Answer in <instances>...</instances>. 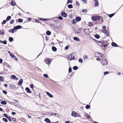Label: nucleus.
Returning a JSON list of instances; mask_svg holds the SVG:
<instances>
[{"label":"nucleus","instance_id":"nucleus-53","mask_svg":"<svg viewBox=\"0 0 123 123\" xmlns=\"http://www.w3.org/2000/svg\"><path fill=\"white\" fill-rule=\"evenodd\" d=\"M57 18H53V20L55 22H56V19H57Z\"/></svg>","mask_w":123,"mask_h":123},{"label":"nucleus","instance_id":"nucleus-61","mask_svg":"<svg viewBox=\"0 0 123 123\" xmlns=\"http://www.w3.org/2000/svg\"><path fill=\"white\" fill-rule=\"evenodd\" d=\"M12 115H14L16 114V113L12 111Z\"/></svg>","mask_w":123,"mask_h":123},{"label":"nucleus","instance_id":"nucleus-28","mask_svg":"<svg viewBox=\"0 0 123 123\" xmlns=\"http://www.w3.org/2000/svg\"><path fill=\"white\" fill-rule=\"evenodd\" d=\"M11 17L10 16H9L6 18V20L9 21V20L11 19Z\"/></svg>","mask_w":123,"mask_h":123},{"label":"nucleus","instance_id":"nucleus-59","mask_svg":"<svg viewBox=\"0 0 123 123\" xmlns=\"http://www.w3.org/2000/svg\"><path fill=\"white\" fill-rule=\"evenodd\" d=\"M3 92L5 94H6L7 93V92L6 90H4L3 91Z\"/></svg>","mask_w":123,"mask_h":123},{"label":"nucleus","instance_id":"nucleus-27","mask_svg":"<svg viewBox=\"0 0 123 123\" xmlns=\"http://www.w3.org/2000/svg\"><path fill=\"white\" fill-rule=\"evenodd\" d=\"M95 37L97 39H98L100 38V36L98 34H96L95 36Z\"/></svg>","mask_w":123,"mask_h":123},{"label":"nucleus","instance_id":"nucleus-46","mask_svg":"<svg viewBox=\"0 0 123 123\" xmlns=\"http://www.w3.org/2000/svg\"><path fill=\"white\" fill-rule=\"evenodd\" d=\"M57 18L60 20H62L63 19V18L61 16H59L57 17Z\"/></svg>","mask_w":123,"mask_h":123},{"label":"nucleus","instance_id":"nucleus-21","mask_svg":"<svg viewBox=\"0 0 123 123\" xmlns=\"http://www.w3.org/2000/svg\"><path fill=\"white\" fill-rule=\"evenodd\" d=\"M52 50L54 51H56L57 50L55 46H53L52 47Z\"/></svg>","mask_w":123,"mask_h":123},{"label":"nucleus","instance_id":"nucleus-49","mask_svg":"<svg viewBox=\"0 0 123 123\" xmlns=\"http://www.w3.org/2000/svg\"><path fill=\"white\" fill-rule=\"evenodd\" d=\"M72 3V1L71 0H68L67 3L68 4L69 3Z\"/></svg>","mask_w":123,"mask_h":123},{"label":"nucleus","instance_id":"nucleus-45","mask_svg":"<svg viewBox=\"0 0 123 123\" xmlns=\"http://www.w3.org/2000/svg\"><path fill=\"white\" fill-rule=\"evenodd\" d=\"M0 81H3V77L2 76H0Z\"/></svg>","mask_w":123,"mask_h":123},{"label":"nucleus","instance_id":"nucleus-19","mask_svg":"<svg viewBox=\"0 0 123 123\" xmlns=\"http://www.w3.org/2000/svg\"><path fill=\"white\" fill-rule=\"evenodd\" d=\"M16 3L15 2H14L12 0L11 2V5L12 6H15L16 5Z\"/></svg>","mask_w":123,"mask_h":123},{"label":"nucleus","instance_id":"nucleus-11","mask_svg":"<svg viewBox=\"0 0 123 123\" xmlns=\"http://www.w3.org/2000/svg\"><path fill=\"white\" fill-rule=\"evenodd\" d=\"M101 55V53L98 52L95 53L94 54L95 56L96 57H99V55Z\"/></svg>","mask_w":123,"mask_h":123},{"label":"nucleus","instance_id":"nucleus-10","mask_svg":"<svg viewBox=\"0 0 123 123\" xmlns=\"http://www.w3.org/2000/svg\"><path fill=\"white\" fill-rule=\"evenodd\" d=\"M25 89L27 93H32L31 92L29 88L28 87H26Z\"/></svg>","mask_w":123,"mask_h":123},{"label":"nucleus","instance_id":"nucleus-20","mask_svg":"<svg viewBox=\"0 0 123 123\" xmlns=\"http://www.w3.org/2000/svg\"><path fill=\"white\" fill-rule=\"evenodd\" d=\"M14 30L13 28V29H10L8 31L10 32H11L12 33H13L14 32Z\"/></svg>","mask_w":123,"mask_h":123},{"label":"nucleus","instance_id":"nucleus-38","mask_svg":"<svg viewBox=\"0 0 123 123\" xmlns=\"http://www.w3.org/2000/svg\"><path fill=\"white\" fill-rule=\"evenodd\" d=\"M90 105H87L86 106V109H89V108H90Z\"/></svg>","mask_w":123,"mask_h":123},{"label":"nucleus","instance_id":"nucleus-31","mask_svg":"<svg viewBox=\"0 0 123 123\" xmlns=\"http://www.w3.org/2000/svg\"><path fill=\"white\" fill-rule=\"evenodd\" d=\"M115 15V13H113L111 14L108 15V16L110 18H111Z\"/></svg>","mask_w":123,"mask_h":123},{"label":"nucleus","instance_id":"nucleus-26","mask_svg":"<svg viewBox=\"0 0 123 123\" xmlns=\"http://www.w3.org/2000/svg\"><path fill=\"white\" fill-rule=\"evenodd\" d=\"M9 40L10 42H12L13 40V39L12 37H10L9 38Z\"/></svg>","mask_w":123,"mask_h":123},{"label":"nucleus","instance_id":"nucleus-57","mask_svg":"<svg viewBox=\"0 0 123 123\" xmlns=\"http://www.w3.org/2000/svg\"><path fill=\"white\" fill-rule=\"evenodd\" d=\"M76 5L78 6H79L80 5L79 3L77 1H76Z\"/></svg>","mask_w":123,"mask_h":123},{"label":"nucleus","instance_id":"nucleus-23","mask_svg":"<svg viewBox=\"0 0 123 123\" xmlns=\"http://www.w3.org/2000/svg\"><path fill=\"white\" fill-rule=\"evenodd\" d=\"M39 19L41 20H42V21H45L49 19H47L42 18H39Z\"/></svg>","mask_w":123,"mask_h":123},{"label":"nucleus","instance_id":"nucleus-9","mask_svg":"<svg viewBox=\"0 0 123 123\" xmlns=\"http://www.w3.org/2000/svg\"><path fill=\"white\" fill-rule=\"evenodd\" d=\"M50 116H56L57 117H58L59 116V115L57 113H51L50 114Z\"/></svg>","mask_w":123,"mask_h":123},{"label":"nucleus","instance_id":"nucleus-12","mask_svg":"<svg viewBox=\"0 0 123 123\" xmlns=\"http://www.w3.org/2000/svg\"><path fill=\"white\" fill-rule=\"evenodd\" d=\"M12 58L15 59L16 61H17L18 60V58L14 55H11L10 56Z\"/></svg>","mask_w":123,"mask_h":123},{"label":"nucleus","instance_id":"nucleus-44","mask_svg":"<svg viewBox=\"0 0 123 123\" xmlns=\"http://www.w3.org/2000/svg\"><path fill=\"white\" fill-rule=\"evenodd\" d=\"M43 75L44 77H45L46 78H47L48 77V75L47 74H44Z\"/></svg>","mask_w":123,"mask_h":123},{"label":"nucleus","instance_id":"nucleus-22","mask_svg":"<svg viewBox=\"0 0 123 123\" xmlns=\"http://www.w3.org/2000/svg\"><path fill=\"white\" fill-rule=\"evenodd\" d=\"M72 22L73 24H75L76 23L77 21L76 20H75L74 19L72 21Z\"/></svg>","mask_w":123,"mask_h":123},{"label":"nucleus","instance_id":"nucleus-55","mask_svg":"<svg viewBox=\"0 0 123 123\" xmlns=\"http://www.w3.org/2000/svg\"><path fill=\"white\" fill-rule=\"evenodd\" d=\"M3 43L4 44H6L7 43V42L6 41H3Z\"/></svg>","mask_w":123,"mask_h":123},{"label":"nucleus","instance_id":"nucleus-47","mask_svg":"<svg viewBox=\"0 0 123 123\" xmlns=\"http://www.w3.org/2000/svg\"><path fill=\"white\" fill-rule=\"evenodd\" d=\"M30 87L33 89L34 88V85L33 84H31L30 85Z\"/></svg>","mask_w":123,"mask_h":123},{"label":"nucleus","instance_id":"nucleus-13","mask_svg":"<svg viewBox=\"0 0 123 123\" xmlns=\"http://www.w3.org/2000/svg\"><path fill=\"white\" fill-rule=\"evenodd\" d=\"M46 93V94L50 97L52 98H53V96L49 92H47Z\"/></svg>","mask_w":123,"mask_h":123},{"label":"nucleus","instance_id":"nucleus-62","mask_svg":"<svg viewBox=\"0 0 123 123\" xmlns=\"http://www.w3.org/2000/svg\"><path fill=\"white\" fill-rule=\"evenodd\" d=\"M12 120L14 121H16V119L15 118H13L12 119Z\"/></svg>","mask_w":123,"mask_h":123},{"label":"nucleus","instance_id":"nucleus-35","mask_svg":"<svg viewBox=\"0 0 123 123\" xmlns=\"http://www.w3.org/2000/svg\"><path fill=\"white\" fill-rule=\"evenodd\" d=\"M82 12H85L86 13L87 12V10L86 9H83L82 10Z\"/></svg>","mask_w":123,"mask_h":123},{"label":"nucleus","instance_id":"nucleus-6","mask_svg":"<svg viewBox=\"0 0 123 123\" xmlns=\"http://www.w3.org/2000/svg\"><path fill=\"white\" fill-rule=\"evenodd\" d=\"M22 26L20 25H17L14 27V30H16L17 29H19L21 28Z\"/></svg>","mask_w":123,"mask_h":123},{"label":"nucleus","instance_id":"nucleus-42","mask_svg":"<svg viewBox=\"0 0 123 123\" xmlns=\"http://www.w3.org/2000/svg\"><path fill=\"white\" fill-rule=\"evenodd\" d=\"M14 22V20H12L10 22V23L11 24H13Z\"/></svg>","mask_w":123,"mask_h":123},{"label":"nucleus","instance_id":"nucleus-2","mask_svg":"<svg viewBox=\"0 0 123 123\" xmlns=\"http://www.w3.org/2000/svg\"><path fill=\"white\" fill-rule=\"evenodd\" d=\"M103 29L102 31L103 32L106 34L107 36H108L109 35V33H107V31L105 30L106 29V27L105 26H103Z\"/></svg>","mask_w":123,"mask_h":123},{"label":"nucleus","instance_id":"nucleus-64","mask_svg":"<svg viewBox=\"0 0 123 123\" xmlns=\"http://www.w3.org/2000/svg\"><path fill=\"white\" fill-rule=\"evenodd\" d=\"M3 60L1 59L0 58V63H1L2 62Z\"/></svg>","mask_w":123,"mask_h":123},{"label":"nucleus","instance_id":"nucleus-58","mask_svg":"<svg viewBox=\"0 0 123 123\" xmlns=\"http://www.w3.org/2000/svg\"><path fill=\"white\" fill-rule=\"evenodd\" d=\"M4 116L6 118H7L8 117V116H7V114H4Z\"/></svg>","mask_w":123,"mask_h":123},{"label":"nucleus","instance_id":"nucleus-30","mask_svg":"<svg viewBox=\"0 0 123 123\" xmlns=\"http://www.w3.org/2000/svg\"><path fill=\"white\" fill-rule=\"evenodd\" d=\"M68 7L69 8H72L73 7V5L72 4H69L68 5Z\"/></svg>","mask_w":123,"mask_h":123},{"label":"nucleus","instance_id":"nucleus-39","mask_svg":"<svg viewBox=\"0 0 123 123\" xmlns=\"http://www.w3.org/2000/svg\"><path fill=\"white\" fill-rule=\"evenodd\" d=\"M84 59V60H86L88 58V57L86 55H85L83 57Z\"/></svg>","mask_w":123,"mask_h":123},{"label":"nucleus","instance_id":"nucleus-18","mask_svg":"<svg viewBox=\"0 0 123 123\" xmlns=\"http://www.w3.org/2000/svg\"><path fill=\"white\" fill-rule=\"evenodd\" d=\"M74 40L77 41H80V39L76 37H74Z\"/></svg>","mask_w":123,"mask_h":123},{"label":"nucleus","instance_id":"nucleus-51","mask_svg":"<svg viewBox=\"0 0 123 123\" xmlns=\"http://www.w3.org/2000/svg\"><path fill=\"white\" fill-rule=\"evenodd\" d=\"M11 104L12 105H14L15 106H16V104H15V103H14V102H11Z\"/></svg>","mask_w":123,"mask_h":123},{"label":"nucleus","instance_id":"nucleus-3","mask_svg":"<svg viewBox=\"0 0 123 123\" xmlns=\"http://www.w3.org/2000/svg\"><path fill=\"white\" fill-rule=\"evenodd\" d=\"M72 115L74 117H78L79 116L78 113L75 111H73L72 112Z\"/></svg>","mask_w":123,"mask_h":123},{"label":"nucleus","instance_id":"nucleus-17","mask_svg":"<svg viewBox=\"0 0 123 123\" xmlns=\"http://www.w3.org/2000/svg\"><path fill=\"white\" fill-rule=\"evenodd\" d=\"M75 20L77 21H79L81 20V18L80 17H76L75 18Z\"/></svg>","mask_w":123,"mask_h":123},{"label":"nucleus","instance_id":"nucleus-37","mask_svg":"<svg viewBox=\"0 0 123 123\" xmlns=\"http://www.w3.org/2000/svg\"><path fill=\"white\" fill-rule=\"evenodd\" d=\"M3 121H5L6 122H8V120L6 118H2Z\"/></svg>","mask_w":123,"mask_h":123},{"label":"nucleus","instance_id":"nucleus-5","mask_svg":"<svg viewBox=\"0 0 123 123\" xmlns=\"http://www.w3.org/2000/svg\"><path fill=\"white\" fill-rule=\"evenodd\" d=\"M102 63L104 65H106L107 64V62L105 59L102 60Z\"/></svg>","mask_w":123,"mask_h":123},{"label":"nucleus","instance_id":"nucleus-33","mask_svg":"<svg viewBox=\"0 0 123 123\" xmlns=\"http://www.w3.org/2000/svg\"><path fill=\"white\" fill-rule=\"evenodd\" d=\"M47 60L49 64H50L51 62V60L49 58H47Z\"/></svg>","mask_w":123,"mask_h":123},{"label":"nucleus","instance_id":"nucleus-60","mask_svg":"<svg viewBox=\"0 0 123 123\" xmlns=\"http://www.w3.org/2000/svg\"><path fill=\"white\" fill-rule=\"evenodd\" d=\"M72 71L71 69V68H69V72L70 73Z\"/></svg>","mask_w":123,"mask_h":123},{"label":"nucleus","instance_id":"nucleus-29","mask_svg":"<svg viewBox=\"0 0 123 123\" xmlns=\"http://www.w3.org/2000/svg\"><path fill=\"white\" fill-rule=\"evenodd\" d=\"M23 20L21 18H19L18 19V22L19 23H22L23 22Z\"/></svg>","mask_w":123,"mask_h":123},{"label":"nucleus","instance_id":"nucleus-43","mask_svg":"<svg viewBox=\"0 0 123 123\" xmlns=\"http://www.w3.org/2000/svg\"><path fill=\"white\" fill-rule=\"evenodd\" d=\"M79 62L82 63L83 62V60L81 58L79 59Z\"/></svg>","mask_w":123,"mask_h":123},{"label":"nucleus","instance_id":"nucleus-36","mask_svg":"<svg viewBox=\"0 0 123 123\" xmlns=\"http://www.w3.org/2000/svg\"><path fill=\"white\" fill-rule=\"evenodd\" d=\"M15 77L16 76L14 75H12L11 76V79H15Z\"/></svg>","mask_w":123,"mask_h":123},{"label":"nucleus","instance_id":"nucleus-16","mask_svg":"<svg viewBox=\"0 0 123 123\" xmlns=\"http://www.w3.org/2000/svg\"><path fill=\"white\" fill-rule=\"evenodd\" d=\"M111 45L113 47H117L118 46V45L116 43L114 42H113L111 43Z\"/></svg>","mask_w":123,"mask_h":123},{"label":"nucleus","instance_id":"nucleus-15","mask_svg":"<svg viewBox=\"0 0 123 123\" xmlns=\"http://www.w3.org/2000/svg\"><path fill=\"white\" fill-rule=\"evenodd\" d=\"M62 16L64 17H67V14L64 12H63L61 13Z\"/></svg>","mask_w":123,"mask_h":123},{"label":"nucleus","instance_id":"nucleus-54","mask_svg":"<svg viewBox=\"0 0 123 123\" xmlns=\"http://www.w3.org/2000/svg\"><path fill=\"white\" fill-rule=\"evenodd\" d=\"M5 33L3 31H0V34H4Z\"/></svg>","mask_w":123,"mask_h":123},{"label":"nucleus","instance_id":"nucleus-56","mask_svg":"<svg viewBox=\"0 0 123 123\" xmlns=\"http://www.w3.org/2000/svg\"><path fill=\"white\" fill-rule=\"evenodd\" d=\"M95 5L96 6H97L98 5V2H96L95 4Z\"/></svg>","mask_w":123,"mask_h":123},{"label":"nucleus","instance_id":"nucleus-50","mask_svg":"<svg viewBox=\"0 0 123 123\" xmlns=\"http://www.w3.org/2000/svg\"><path fill=\"white\" fill-rule=\"evenodd\" d=\"M6 22V20H4L3 22L2 23L4 24H5Z\"/></svg>","mask_w":123,"mask_h":123},{"label":"nucleus","instance_id":"nucleus-40","mask_svg":"<svg viewBox=\"0 0 123 123\" xmlns=\"http://www.w3.org/2000/svg\"><path fill=\"white\" fill-rule=\"evenodd\" d=\"M86 117L88 118H90V116L89 115L87 114H86Z\"/></svg>","mask_w":123,"mask_h":123},{"label":"nucleus","instance_id":"nucleus-8","mask_svg":"<svg viewBox=\"0 0 123 123\" xmlns=\"http://www.w3.org/2000/svg\"><path fill=\"white\" fill-rule=\"evenodd\" d=\"M23 82V80L22 79H21L19 81L18 83V85L19 86H21Z\"/></svg>","mask_w":123,"mask_h":123},{"label":"nucleus","instance_id":"nucleus-63","mask_svg":"<svg viewBox=\"0 0 123 123\" xmlns=\"http://www.w3.org/2000/svg\"><path fill=\"white\" fill-rule=\"evenodd\" d=\"M65 49L66 50H67L68 49V46H66V47H65Z\"/></svg>","mask_w":123,"mask_h":123},{"label":"nucleus","instance_id":"nucleus-24","mask_svg":"<svg viewBox=\"0 0 123 123\" xmlns=\"http://www.w3.org/2000/svg\"><path fill=\"white\" fill-rule=\"evenodd\" d=\"M1 104L4 105H6L7 104L6 102L5 101H2L1 102Z\"/></svg>","mask_w":123,"mask_h":123},{"label":"nucleus","instance_id":"nucleus-48","mask_svg":"<svg viewBox=\"0 0 123 123\" xmlns=\"http://www.w3.org/2000/svg\"><path fill=\"white\" fill-rule=\"evenodd\" d=\"M93 24V23L92 22H90L89 25V26H91Z\"/></svg>","mask_w":123,"mask_h":123},{"label":"nucleus","instance_id":"nucleus-25","mask_svg":"<svg viewBox=\"0 0 123 123\" xmlns=\"http://www.w3.org/2000/svg\"><path fill=\"white\" fill-rule=\"evenodd\" d=\"M46 33L47 35H49L51 34V33L49 31H47L46 32Z\"/></svg>","mask_w":123,"mask_h":123},{"label":"nucleus","instance_id":"nucleus-7","mask_svg":"<svg viewBox=\"0 0 123 123\" xmlns=\"http://www.w3.org/2000/svg\"><path fill=\"white\" fill-rule=\"evenodd\" d=\"M84 31L85 32L86 34H89L90 31L89 29H84Z\"/></svg>","mask_w":123,"mask_h":123},{"label":"nucleus","instance_id":"nucleus-14","mask_svg":"<svg viewBox=\"0 0 123 123\" xmlns=\"http://www.w3.org/2000/svg\"><path fill=\"white\" fill-rule=\"evenodd\" d=\"M44 121L47 123H51L50 120L47 118H46L44 120Z\"/></svg>","mask_w":123,"mask_h":123},{"label":"nucleus","instance_id":"nucleus-32","mask_svg":"<svg viewBox=\"0 0 123 123\" xmlns=\"http://www.w3.org/2000/svg\"><path fill=\"white\" fill-rule=\"evenodd\" d=\"M79 30H78L77 31L76 30H74V33H75L77 34H79V33H80V32H78Z\"/></svg>","mask_w":123,"mask_h":123},{"label":"nucleus","instance_id":"nucleus-41","mask_svg":"<svg viewBox=\"0 0 123 123\" xmlns=\"http://www.w3.org/2000/svg\"><path fill=\"white\" fill-rule=\"evenodd\" d=\"M7 118L10 121H12L11 118L9 116Z\"/></svg>","mask_w":123,"mask_h":123},{"label":"nucleus","instance_id":"nucleus-4","mask_svg":"<svg viewBox=\"0 0 123 123\" xmlns=\"http://www.w3.org/2000/svg\"><path fill=\"white\" fill-rule=\"evenodd\" d=\"M100 18L98 16H94L92 18V19L94 21H97Z\"/></svg>","mask_w":123,"mask_h":123},{"label":"nucleus","instance_id":"nucleus-34","mask_svg":"<svg viewBox=\"0 0 123 123\" xmlns=\"http://www.w3.org/2000/svg\"><path fill=\"white\" fill-rule=\"evenodd\" d=\"M78 67L76 66H75L73 67V69L74 70H77L78 69Z\"/></svg>","mask_w":123,"mask_h":123},{"label":"nucleus","instance_id":"nucleus-52","mask_svg":"<svg viewBox=\"0 0 123 123\" xmlns=\"http://www.w3.org/2000/svg\"><path fill=\"white\" fill-rule=\"evenodd\" d=\"M109 73V72L108 71L105 72H104V74L105 75L106 74H107Z\"/></svg>","mask_w":123,"mask_h":123},{"label":"nucleus","instance_id":"nucleus-1","mask_svg":"<svg viewBox=\"0 0 123 123\" xmlns=\"http://www.w3.org/2000/svg\"><path fill=\"white\" fill-rule=\"evenodd\" d=\"M75 54L74 53H72L69 55L68 57V59L69 61L74 59Z\"/></svg>","mask_w":123,"mask_h":123}]
</instances>
